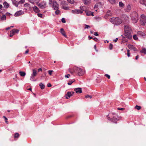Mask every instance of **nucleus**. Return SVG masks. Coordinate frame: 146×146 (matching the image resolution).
I'll return each instance as SVG.
<instances>
[{"label": "nucleus", "instance_id": "obj_1", "mask_svg": "<svg viewBox=\"0 0 146 146\" xmlns=\"http://www.w3.org/2000/svg\"><path fill=\"white\" fill-rule=\"evenodd\" d=\"M125 32V36L126 38L129 39L132 38L131 33L132 32L131 28L127 25H125L124 27Z\"/></svg>", "mask_w": 146, "mask_h": 146}, {"label": "nucleus", "instance_id": "obj_2", "mask_svg": "<svg viewBox=\"0 0 146 146\" xmlns=\"http://www.w3.org/2000/svg\"><path fill=\"white\" fill-rule=\"evenodd\" d=\"M110 21L116 25H119L122 23L121 19L118 17L112 18L110 19Z\"/></svg>", "mask_w": 146, "mask_h": 146}, {"label": "nucleus", "instance_id": "obj_3", "mask_svg": "<svg viewBox=\"0 0 146 146\" xmlns=\"http://www.w3.org/2000/svg\"><path fill=\"white\" fill-rule=\"evenodd\" d=\"M131 19L133 23H136L138 20V14L136 12H133L131 14Z\"/></svg>", "mask_w": 146, "mask_h": 146}, {"label": "nucleus", "instance_id": "obj_4", "mask_svg": "<svg viewBox=\"0 0 146 146\" xmlns=\"http://www.w3.org/2000/svg\"><path fill=\"white\" fill-rule=\"evenodd\" d=\"M74 69L77 73L78 75L79 76H82L85 73V71L80 68L76 67L74 68Z\"/></svg>", "mask_w": 146, "mask_h": 146}, {"label": "nucleus", "instance_id": "obj_5", "mask_svg": "<svg viewBox=\"0 0 146 146\" xmlns=\"http://www.w3.org/2000/svg\"><path fill=\"white\" fill-rule=\"evenodd\" d=\"M112 115H113L112 119L110 118L109 117H108V119L111 120V121L116 123L117 121L118 120V117L117 114L115 113H112Z\"/></svg>", "mask_w": 146, "mask_h": 146}, {"label": "nucleus", "instance_id": "obj_6", "mask_svg": "<svg viewBox=\"0 0 146 146\" xmlns=\"http://www.w3.org/2000/svg\"><path fill=\"white\" fill-rule=\"evenodd\" d=\"M140 20L141 25H145L146 23V17L144 15H141Z\"/></svg>", "mask_w": 146, "mask_h": 146}, {"label": "nucleus", "instance_id": "obj_7", "mask_svg": "<svg viewBox=\"0 0 146 146\" xmlns=\"http://www.w3.org/2000/svg\"><path fill=\"white\" fill-rule=\"evenodd\" d=\"M46 2L44 1H43L42 2L39 3L38 5V6L41 8L42 9H44L46 7Z\"/></svg>", "mask_w": 146, "mask_h": 146}, {"label": "nucleus", "instance_id": "obj_8", "mask_svg": "<svg viewBox=\"0 0 146 146\" xmlns=\"http://www.w3.org/2000/svg\"><path fill=\"white\" fill-rule=\"evenodd\" d=\"M53 8L55 10H58L59 9V5L57 3V2L56 1H54Z\"/></svg>", "mask_w": 146, "mask_h": 146}, {"label": "nucleus", "instance_id": "obj_9", "mask_svg": "<svg viewBox=\"0 0 146 146\" xmlns=\"http://www.w3.org/2000/svg\"><path fill=\"white\" fill-rule=\"evenodd\" d=\"M24 11L22 10H20L16 12L14 14L15 17H17L20 15L23 14L24 13Z\"/></svg>", "mask_w": 146, "mask_h": 146}, {"label": "nucleus", "instance_id": "obj_10", "mask_svg": "<svg viewBox=\"0 0 146 146\" xmlns=\"http://www.w3.org/2000/svg\"><path fill=\"white\" fill-rule=\"evenodd\" d=\"M72 13L74 14H80L83 13V11L79 9H75L72 10Z\"/></svg>", "mask_w": 146, "mask_h": 146}, {"label": "nucleus", "instance_id": "obj_11", "mask_svg": "<svg viewBox=\"0 0 146 146\" xmlns=\"http://www.w3.org/2000/svg\"><path fill=\"white\" fill-rule=\"evenodd\" d=\"M74 92H68L67 94L65 96V97L66 99H68L70 98V97L72 96Z\"/></svg>", "mask_w": 146, "mask_h": 146}, {"label": "nucleus", "instance_id": "obj_12", "mask_svg": "<svg viewBox=\"0 0 146 146\" xmlns=\"http://www.w3.org/2000/svg\"><path fill=\"white\" fill-rule=\"evenodd\" d=\"M74 91L77 93H81L82 92V88H77L74 89Z\"/></svg>", "mask_w": 146, "mask_h": 146}, {"label": "nucleus", "instance_id": "obj_13", "mask_svg": "<svg viewBox=\"0 0 146 146\" xmlns=\"http://www.w3.org/2000/svg\"><path fill=\"white\" fill-rule=\"evenodd\" d=\"M128 47L129 49L131 50H133L134 51L137 50L136 48L134 47L133 45L130 44H129L128 45Z\"/></svg>", "mask_w": 146, "mask_h": 146}, {"label": "nucleus", "instance_id": "obj_14", "mask_svg": "<svg viewBox=\"0 0 146 146\" xmlns=\"http://www.w3.org/2000/svg\"><path fill=\"white\" fill-rule=\"evenodd\" d=\"M86 15L87 16H90V15L94 16L93 13L90 11H85Z\"/></svg>", "mask_w": 146, "mask_h": 146}, {"label": "nucleus", "instance_id": "obj_15", "mask_svg": "<svg viewBox=\"0 0 146 146\" xmlns=\"http://www.w3.org/2000/svg\"><path fill=\"white\" fill-rule=\"evenodd\" d=\"M112 15V13L111 11L110 10L108 11L107 12L105 16L106 18V17L107 18L108 16H111Z\"/></svg>", "mask_w": 146, "mask_h": 146}, {"label": "nucleus", "instance_id": "obj_16", "mask_svg": "<svg viewBox=\"0 0 146 146\" xmlns=\"http://www.w3.org/2000/svg\"><path fill=\"white\" fill-rule=\"evenodd\" d=\"M60 33L62 35L66 37L67 36L65 34V32L64 30V29L63 28H61L60 29Z\"/></svg>", "mask_w": 146, "mask_h": 146}, {"label": "nucleus", "instance_id": "obj_17", "mask_svg": "<svg viewBox=\"0 0 146 146\" xmlns=\"http://www.w3.org/2000/svg\"><path fill=\"white\" fill-rule=\"evenodd\" d=\"M137 35L139 36H144L145 34L141 31H138L137 33Z\"/></svg>", "mask_w": 146, "mask_h": 146}, {"label": "nucleus", "instance_id": "obj_18", "mask_svg": "<svg viewBox=\"0 0 146 146\" xmlns=\"http://www.w3.org/2000/svg\"><path fill=\"white\" fill-rule=\"evenodd\" d=\"M140 3L146 7V0H140Z\"/></svg>", "mask_w": 146, "mask_h": 146}, {"label": "nucleus", "instance_id": "obj_19", "mask_svg": "<svg viewBox=\"0 0 146 146\" xmlns=\"http://www.w3.org/2000/svg\"><path fill=\"white\" fill-rule=\"evenodd\" d=\"M33 10L36 13H38L40 11L38 8L36 6H35L33 7Z\"/></svg>", "mask_w": 146, "mask_h": 146}, {"label": "nucleus", "instance_id": "obj_20", "mask_svg": "<svg viewBox=\"0 0 146 146\" xmlns=\"http://www.w3.org/2000/svg\"><path fill=\"white\" fill-rule=\"evenodd\" d=\"M84 3L85 5H88L91 2V0H83Z\"/></svg>", "mask_w": 146, "mask_h": 146}, {"label": "nucleus", "instance_id": "obj_21", "mask_svg": "<svg viewBox=\"0 0 146 146\" xmlns=\"http://www.w3.org/2000/svg\"><path fill=\"white\" fill-rule=\"evenodd\" d=\"M12 2L13 4L15 5L17 7H18V5L19 4V2H18L15 0H13Z\"/></svg>", "mask_w": 146, "mask_h": 146}, {"label": "nucleus", "instance_id": "obj_22", "mask_svg": "<svg viewBox=\"0 0 146 146\" xmlns=\"http://www.w3.org/2000/svg\"><path fill=\"white\" fill-rule=\"evenodd\" d=\"M32 71L33 72L31 74L34 75V76H36L37 74V72L36 70H35V69H33L32 70Z\"/></svg>", "mask_w": 146, "mask_h": 146}, {"label": "nucleus", "instance_id": "obj_23", "mask_svg": "<svg viewBox=\"0 0 146 146\" xmlns=\"http://www.w3.org/2000/svg\"><path fill=\"white\" fill-rule=\"evenodd\" d=\"M19 74L21 76H24L26 75L25 72L22 71H20L19 72Z\"/></svg>", "mask_w": 146, "mask_h": 146}, {"label": "nucleus", "instance_id": "obj_24", "mask_svg": "<svg viewBox=\"0 0 146 146\" xmlns=\"http://www.w3.org/2000/svg\"><path fill=\"white\" fill-rule=\"evenodd\" d=\"M35 76H34V75H32L31 74V76L30 78V80H31L32 81H35L36 80H34V78H35Z\"/></svg>", "mask_w": 146, "mask_h": 146}, {"label": "nucleus", "instance_id": "obj_25", "mask_svg": "<svg viewBox=\"0 0 146 146\" xmlns=\"http://www.w3.org/2000/svg\"><path fill=\"white\" fill-rule=\"evenodd\" d=\"M3 5L4 7L6 8H7L9 6V4L6 2H5L3 3Z\"/></svg>", "mask_w": 146, "mask_h": 146}, {"label": "nucleus", "instance_id": "obj_26", "mask_svg": "<svg viewBox=\"0 0 146 146\" xmlns=\"http://www.w3.org/2000/svg\"><path fill=\"white\" fill-rule=\"evenodd\" d=\"M39 86L41 89L42 90L43 89L45 88V86L42 83H40Z\"/></svg>", "mask_w": 146, "mask_h": 146}, {"label": "nucleus", "instance_id": "obj_27", "mask_svg": "<svg viewBox=\"0 0 146 146\" xmlns=\"http://www.w3.org/2000/svg\"><path fill=\"white\" fill-rule=\"evenodd\" d=\"M6 17L5 15H4L2 16L1 18V21H3L4 20H6Z\"/></svg>", "mask_w": 146, "mask_h": 146}, {"label": "nucleus", "instance_id": "obj_28", "mask_svg": "<svg viewBox=\"0 0 146 146\" xmlns=\"http://www.w3.org/2000/svg\"><path fill=\"white\" fill-rule=\"evenodd\" d=\"M140 52L141 53H143L144 54H146V49L145 48H143L140 51Z\"/></svg>", "mask_w": 146, "mask_h": 146}, {"label": "nucleus", "instance_id": "obj_29", "mask_svg": "<svg viewBox=\"0 0 146 146\" xmlns=\"http://www.w3.org/2000/svg\"><path fill=\"white\" fill-rule=\"evenodd\" d=\"M119 5L120 7L123 8L124 7V4L121 1L119 3Z\"/></svg>", "mask_w": 146, "mask_h": 146}, {"label": "nucleus", "instance_id": "obj_30", "mask_svg": "<svg viewBox=\"0 0 146 146\" xmlns=\"http://www.w3.org/2000/svg\"><path fill=\"white\" fill-rule=\"evenodd\" d=\"M74 81V80H71L69 81V82H68L67 83L69 85H70L72 84V83Z\"/></svg>", "mask_w": 146, "mask_h": 146}, {"label": "nucleus", "instance_id": "obj_31", "mask_svg": "<svg viewBox=\"0 0 146 146\" xmlns=\"http://www.w3.org/2000/svg\"><path fill=\"white\" fill-rule=\"evenodd\" d=\"M13 31H14V33L15 34V33H18L19 31V30L18 29H13L12 30Z\"/></svg>", "mask_w": 146, "mask_h": 146}, {"label": "nucleus", "instance_id": "obj_32", "mask_svg": "<svg viewBox=\"0 0 146 146\" xmlns=\"http://www.w3.org/2000/svg\"><path fill=\"white\" fill-rule=\"evenodd\" d=\"M131 9V7L130 5H128L127 7V11H129Z\"/></svg>", "mask_w": 146, "mask_h": 146}, {"label": "nucleus", "instance_id": "obj_33", "mask_svg": "<svg viewBox=\"0 0 146 146\" xmlns=\"http://www.w3.org/2000/svg\"><path fill=\"white\" fill-rule=\"evenodd\" d=\"M13 31L12 30L11 31H10V36L11 37H12L14 35V31Z\"/></svg>", "mask_w": 146, "mask_h": 146}, {"label": "nucleus", "instance_id": "obj_34", "mask_svg": "<svg viewBox=\"0 0 146 146\" xmlns=\"http://www.w3.org/2000/svg\"><path fill=\"white\" fill-rule=\"evenodd\" d=\"M110 3L112 4H113L115 3V0H108Z\"/></svg>", "mask_w": 146, "mask_h": 146}, {"label": "nucleus", "instance_id": "obj_35", "mask_svg": "<svg viewBox=\"0 0 146 146\" xmlns=\"http://www.w3.org/2000/svg\"><path fill=\"white\" fill-rule=\"evenodd\" d=\"M135 108L137 109L138 110H139L141 109V107L140 106L136 105L135 107Z\"/></svg>", "mask_w": 146, "mask_h": 146}, {"label": "nucleus", "instance_id": "obj_36", "mask_svg": "<svg viewBox=\"0 0 146 146\" xmlns=\"http://www.w3.org/2000/svg\"><path fill=\"white\" fill-rule=\"evenodd\" d=\"M80 9L82 11L85 10V7L84 6H80Z\"/></svg>", "mask_w": 146, "mask_h": 146}, {"label": "nucleus", "instance_id": "obj_37", "mask_svg": "<svg viewBox=\"0 0 146 146\" xmlns=\"http://www.w3.org/2000/svg\"><path fill=\"white\" fill-rule=\"evenodd\" d=\"M68 2L70 3L71 4H73L74 3V0H67Z\"/></svg>", "mask_w": 146, "mask_h": 146}, {"label": "nucleus", "instance_id": "obj_38", "mask_svg": "<svg viewBox=\"0 0 146 146\" xmlns=\"http://www.w3.org/2000/svg\"><path fill=\"white\" fill-rule=\"evenodd\" d=\"M95 18L98 21H100L102 19L101 18L99 17H96Z\"/></svg>", "mask_w": 146, "mask_h": 146}, {"label": "nucleus", "instance_id": "obj_39", "mask_svg": "<svg viewBox=\"0 0 146 146\" xmlns=\"http://www.w3.org/2000/svg\"><path fill=\"white\" fill-rule=\"evenodd\" d=\"M113 45L112 44H110L109 46V49L110 50H111L112 49Z\"/></svg>", "mask_w": 146, "mask_h": 146}, {"label": "nucleus", "instance_id": "obj_40", "mask_svg": "<svg viewBox=\"0 0 146 146\" xmlns=\"http://www.w3.org/2000/svg\"><path fill=\"white\" fill-rule=\"evenodd\" d=\"M19 136V135L18 133H16L14 136V137L15 138H18Z\"/></svg>", "mask_w": 146, "mask_h": 146}, {"label": "nucleus", "instance_id": "obj_41", "mask_svg": "<svg viewBox=\"0 0 146 146\" xmlns=\"http://www.w3.org/2000/svg\"><path fill=\"white\" fill-rule=\"evenodd\" d=\"M102 5V4L101 3H99L98 4H97L95 5V7H97L98 6L101 7Z\"/></svg>", "mask_w": 146, "mask_h": 146}, {"label": "nucleus", "instance_id": "obj_42", "mask_svg": "<svg viewBox=\"0 0 146 146\" xmlns=\"http://www.w3.org/2000/svg\"><path fill=\"white\" fill-rule=\"evenodd\" d=\"M25 2V0H21V1L19 2V3L23 4Z\"/></svg>", "mask_w": 146, "mask_h": 146}, {"label": "nucleus", "instance_id": "obj_43", "mask_svg": "<svg viewBox=\"0 0 146 146\" xmlns=\"http://www.w3.org/2000/svg\"><path fill=\"white\" fill-rule=\"evenodd\" d=\"M3 117L5 119V122L6 123H8V121H7V118L5 116H3Z\"/></svg>", "mask_w": 146, "mask_h": 146}, {"label": "nucleus", "instance_id": "obj_44", "mask_svg": "<svg viewBox=\"0 0 146 146\" xmlns=\"http://www.w3.org/2000/svg\"><path fill=\"white\" fill-rule=\"evenodd\" d=\"M56 10V11L55 12V14H56V15H58L60 12V11H59V10Z\"/></svg>", "mask_w": 146, "mask_h": 146}, {"label": "nucleus", "instance_id": "obj_45", "mask_svg": "<svg viewBox=\"0 0 146 146\" xmlns=\"http://www.w3.org/2000/svg\"><path fill=\"white\" fill-rule=\"evenodd\" d=\"M61 21L63 23H65L66 22L65 19L64 18H62V19Z\"/></svg>", "mask_w": 146, "mask_h": 146}, {"label": "nucleus", "instance_id": "obj_46", "mask_svg": "<svg viewBox=\"0 0 146 146\" xmlns=\"http://www.w3.org/2000/svg\"><path fill=\"white\" fill-rule=\"evenodd\" d=\"M29 2L33 4H34L35 3V0H29Z\"/></svg>", "mask_w": 146, "mask_h": 146}, {"label": "nucleus", "instance_id": "obj_47", "mask_svg": "<svg viewBox=\"0 0 146 146\" xmlns=\"http://www.w3.org/2000/svg\"><path fill=\"white\" fill-rule=\"evenodd\" d=\"M133 38L135 40H137L138 39V38L137 37V36L136 35H135L133 36Z\"/></svg>", "mask_w": 146, "mask_h": 146}, {"label": "nucleus", "instance_id": "obj_48", "mask_svg": "<svg viewBox=\"0 0 146 146\" xmlns=\"http://www.w3.org/2000/svg\"><path fill=\"white\" fill-rule=\"evenodd\" d=\"M24 5L25 7H30V4L27 3L25 4Z\"/></svg>", "mask_w": 146, "mask_h": 146}, {"label": "nucleus", "instance_id": "obj_49", "mask_svg": "<svg viewBox=\"0 0 146 146\" xmlns=\"http://www.w3.org/2000/svg\"><path fill=\"white\" fill-rule=\"evenodd\" d=\"M53 72L52 70H49L48 71V74L50 75H51L52 74V72Z\"/></svg>", "mask_w": 146, "mask_h": 146}, {"label": "nucleus", "instance_id": "obj_50", "mask_svg": "<svg viewBox=\"0 0 146 146\" xmlns=\"http://www.w3.org/2000/svg\"><path fill=\"white\" fill-rule=\"evenodd\" d=\"M85 29H88L90 27V26L87 25H85Z\"/></svg>", "mask_w": 146, "mask_h": 146}, {"label": "nucleus", "instance_id": "obj_51", "mask_svg": "<svg viewBox=\"0 0 146 146\" xmlns=\"http://www.w3.org/2000/svg\"><path fill=\"white\" fill-rule=\"evenodd\" d=\"M85 97L86 98H92V97L91 96H90L88 95H87L85 96Z\"/></svg>", "mask_w": 146, "mask_h": 146}, {"label": "nucleus", "instance_id": "obj_52", "mask_svg": "<svg viewBox=\"0 0 146 146\" xmlns=\"http://www.w3.org/2000/svg\"><path fill=\"white\" fill-rule=\"evenodd\" d=\"M37 15L38 17H40L41 18H42V14L40 13H38L37 14Z\"/></svg>", "mask_w": 146, "mask_h": 146}, {"label": "nucleus", "instance_id": "obj_53", "mask_svg": "<svg viewBox=\"0 0 146 146\" xmlns=\"http://www.w3.org/2000/svg\"><path fill=\"white\" fill-rule=\"evenodd\" d=\"M49 0V5H51L52 3V0Z\"/></svg>", "mask_w": 146, "mask_h": 146}, {"label": "nucleus", "instance_id": "obj_54", "mask_svg": "<svg viewBox=\"0 0 146 146\" xmlns=\"http://www.w3.org/2000/svg\"><path fill=\"white\" fill-rule=\"evenodd\" d=\"M105 76L107 77L108 79H110V76L108 74H106Z\"/></svg>", "mask_w": 146, "mask_h": 146}, {"label": "nucleus", "instance_id": "obj_55", "mask_svg": "<svg viewBox=\"0 0 146 146\" xmlns=\"http://www.w3.org/2000/svg\"><path fill=\"white\" fill-rule=\"evenodd\" d=\"M47 86L48 87H51L52 85L50 83H48L47 85Z\"/></svg>", "mask_w": 146, "mask_h": 146}, {"label": "nucleus", "instance_id": "obj_56", "mask_svg": "<svg viewBox=\"0 0 146 146\" xmlns=\"http://www.w3.org/2000/svg\"><path fill=\"white\" fill-rule=\"evenodd\" d=\"M117 109L118 110H124V108H117Z\"/></svg>", "mask_w": 146, "mask_h": 146}, {"label": "nucleus", "instance_id": "obj_57", "mask_svg": "<svg viewBox=\"0 0 146 146\" xmlns=\"http://www.w3.org/2000/svg\"><path fill=\"white\" fill-rule=\"evenodd\" d=\"M70 76V75L69 74H68L66 75H65V77L66 78H68L69 77V76Z\"/></svg>", "mask_w": 146, "mask_h": 146}, {"label": "nucleus", "instance_id": "obj_58", "mask_svg": "<svg viewBox=\"0 0 146 146\" xmlns=\"http://www.w3.org/2000/svg\"><path fill=\"white\" fill-rule=\"evenodd\" d=\"M94 35L96 36H98V34L97 32H95L94 33Z\"/></svg>", "mask_w": 146, "mask_h": 146}, {"label": "nucleus", "instance_id": "obj_59", "mask_svg": "<svg viewBox=\"0 0 146 146\" xmlns=\"http://www.w3.org/2000/svg\"><path fill=\"white\" fill-rule=\"evenodd\" d=\"M118 38H116L114 40H113V41L114 42H116L118 40Z\"/></svg>", "mask_w": 146, "mask_h": 146}, {"label": "nucleus", "instance_id": "obj_60", "mask_svg": "<svg viewBox=\"0 0 146 146\" xmlns=\"http://www.w3.org/2000/svg\"><path fill=\"white\" fill-rule=\"evenodd\" d=\"M93 39L95 41H97L98 40V39L96 37H94V38H93Z\"/></svg>", "mask_w": 146, "mask_h": 146}, {"label": "nucleus", "instance_id": "obj_61", "mask_svg": "<svg viewBox=\"0 0 146 146\" xmlns=\"http://www.w3.org/2000/svg\"><path fill=\"white\" fill-rule=\"evenodd\" d=\"M63 9H64L67 10L68 9V7H63Z\"/></svg>", "mask_w": 146, "mask_h": 146}, {"label": "nucleus", "instance_id": "obj_62", "mask_svg": "<svg viewBox=\"0 0 146 146\" xmlns=\"http://www.w3.org/2000/svg\"><path fill=\"white\" fill-rule=\"evenodd\" d=\"M96 45H95L94 46V48L95 49V50H96V51L97 52L98 50L96 49Z\"/></svg>", "mask_w": 146, "mask_h": 146}, {"label": "nucleus", "instance_id": "obj_63", "mask_svg": "<svg viewBox=\"0 0 146 146\" xmlns=\"http://www.w3.org/2000/svg\"><path fill=\"white\" fill-rule=\"evenodd\" d=\"M29 50H27L25 52V54H27L29 52Z\"/></svg>", "mask_w": 146, "mask_h": 146}, {"label": "nucleus", "instance_id": "obj_64", "mask_svg": "<svg viewBox=\"0 0 146 146\" xmlns=\"http://www.w3.org/2000/svg\"><path fill=\"white\" fill-rule=\"evenodd\" d=\"M42 69L41 68H40L38 70V72H40V71H42Z\"/></svg>", "mask_w": 146, "mask_h": 146}]
</instances>
